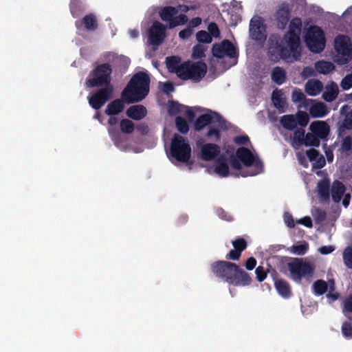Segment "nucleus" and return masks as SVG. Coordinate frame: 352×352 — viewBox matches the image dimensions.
<instances>
[{
	"label": "nucleus",
	"instance_id": "30",
	"mask_svg": "<svg viewBox=\"0 0 352 352\" xmlns=\"http://www.w3.org/2000/svg\"><path fill=\"white\" fill-rule=\"evenodd\" d=\"M272 100L274 105L282 112L286 107V99L281 90H275L272 93Z\"/></svg>",
	"mask_w": 352,
	"mask_h": 352
},
{
	"label": "nucleus",
	"instance_id": "27",
	"mask_svg": "<svg viewBox=\"0 0 352 352\" xmlns=\"http://www.w3.org/2000/svg\"><path fill=\"white\" fill-rule=\"evenodd\" d=\"M250 281L251 278L249 275L237 267L236 274H234V278L231 280L230 283L236 286H245L249 285Z\"/></svg>",
	"mask_w": 352,
	"mask_h": 352
},
{
	"label": "nucleus",
	"instance_id": "5",
	"mask_svg": "<svg viewBox=\"0 0 352 352\" xmlns=\"http://www.w3.org/2000/svg\"><path fill=\"white\" fill-rule=\"evenodd\" d=\"M334 50L336 54L334 60L340 65L346 63L351 58L352 43L351 39L345 35H338L334 40Z\"/></svg>",
	"mask_w": 352,
	"mask_h": 352
},
{
	"label": "nucleus",
	"instance_id": "37",
	"mask_svg": "<svg viewBox=\"0 0 352 352\" xmlns=\"http://www.w3.org/2000/svg\"><path fill=\"white\" fill-rule=\"evenodd\" d=\"M120 128L123 133L131 134L135 129V124L129 119H122L120 122Z\"/></svg>",
	"mask_w": 352,
	"mask_h": 352
},
{
	"label": "nucleus",
	"instance_id": "47",
	"mask_svg": "<svg viewBox=\"0 0 352 352\" xmlns=\"http://www.w3.org/2000/svg\"><path fill=\"white\" fill-rule=\"evenodd\" d=\"M314 292L318 295H322L327 290V283L322 280H318L313 285Z\"/></svg>",
	"mask_w": 352,
	"mask_h": 352
},
{
	"label": "nucleus",
	"instance_id": "28",
	"mask_svg": "<svg viewBox=\"0 0 352 352\" xmlns=\"http://www.w3.org/2000/svg\"><path fill=\"white\" fill-rule=\"evenodd\" d=\"M309 160L313 162V167L316 168H321L325 164L324 157L320 155L316 150L310 149L307 151Z\"/></svg>",
	"mask_w": 352,
	"mask_h": 352
},
{
	"label": "nucleus",
	"instance_id": "7",
	"mask_svg": "<svg viewBox=\"0 0 352 352\" xmlns=\"http://www.w3.org/2000/svg\"><path fill=\"white\" fill-rule=\"evenodd\" d=\"M170 153L177 161L186 162L190 157L191 148L184 137L176 134L171 142Z\"/></svg>",
	"mask_w": 352,
	"mask_h": 352
},
{
	"label": "nucleus",
	"instance_id": "3",
	"mask_svg": "<svg viewBox=\"0 0 352 352\" xmlns=\"http://www.w3.org/2000/svg\"><path fill=\"white\" fill-rule=\"evenodd\" d=\"M112 68L109 63H102L97 65L89 74L86 80L88 87H98L112 85L111 75Z\"/></svg>",
	"mask_w": 352,
	"mask_h": 352
},
{
	"label": "nucleus",
	"instance_id": "58",
	"mask_svg": "<svg viewBox=\"0 0 352 352\" xmlns=\"http://www.w3.org/2000/svg\"><path fill=\"white\" fill-rule=\"evenodd\" d=\"M256 278L259 282L263 281L266 278V272L263 267L259 266L256 269Z\"/></svg>",
	"mask_w": 352,
	"mask_h": 352
},
{
	"label": "nucleus",
	"instance_id": "41",
	"mask_svg": "<svg viewBox=\"0 0 352 352\" xmlns=\"http://www.w3.org/2000/svg\"><path fill=\"white\" fill-rule=\"evenodd\" d=\"M308 248V243L303 242L300 244L292 245L290 248L289 251L296 255H304L307 252Z\"/></svg>",
	"mask_w": 352,
	"mask_h": 352
},
{
	"label": "nucleus",
	"instance_id": "17",
	"mask_svg": "<svg viewBox=\"0 0 352 352\" xmlns=\"http://www.w3.org/2000/svg\"><path fill=\"white\" fill-rule=\"evenodd\" d=\"M168 109L169 113L173 115L177 114V113H184L189 121H192L197 114V109L184 107L176 102L170 103Z\"/></svg>",
	"mask_w": 352,
	"mask_h": 352
},
{
	"label": "nucleus",
	"instance_id": "14",
	"mask_svg": "<svg viewBox=\"0 0 352 352\" xmlns=\"http://www.w3.org/2000/svg\"><path fill=\"white\" fill-rule=\"evenodd\" d=\"M177 13V10L171 6H168L162 8L160 11V16L163 21H169L170 27L173 28L176 25L184 24L187 21V18L185 15H180L173 20V16Z\"/></svg>",
	"mask_w": 352,
	"mask_h": 352
},
{
	"label": "nucleus",
	"instance_id": "1",
	"mask_svg": "<svg viewBox=\"0 0 352 352\" xmlns=\"http://www.w3.org/2000/svg\"><path fill=\"white\" fill-rule=\"evenodd\" d=\"M149 84L150 78L146 73L137 72L122 91L121 98L127 104L139 102L148 94Z\"/></svg>",
	"mask_w": 352,
	"mask_h": 352
},
{
	"label": "nucleus",
	"instance_id": "60",
	"mask_svg": "<svg viewBox=\"0 0 352 352\" xmlns=\"http://www.w3.org/2000/svg\"><path fill=\"white\" fill-rule=\"evenodd\" d=\"M346 312L352 313V295L346 298L344 303L343 313L346 314Z\"/></svg>",
	"mask_w": 352,
	"mask_h": 352
},
{
	"label": "nucleus",
	"instance_id": "10",
	"mask_svg": "<svg viewBox=\"0 0 352 352\" xmlns=\"http://www.w3.org/2000/svg\"><path fill=\"white\" fill-rule=\"evenodd\" d=\"M236 156L243 162L245 166L253 169L247 175H243V176L255 175L262 171L263 165L261 162L248 148H239L236 151Z\"/></svg>",
	"mask_w": 352,
	"mask_h": 352
},
{
	"label": "nucleus",
	"instance_id": "40",
	"mask_svg": "<svg viewBox=\"0 0 352 352\" xmlns=\"http://www.w3.org/2000/svg\"><path fill=\"white\" fill-rule=\"evenodd\" d=\"M304 145L306 146H318L320 144L319 138L313 133L305 135Z\"/></svg>",
	"mask_w": 352,
	"mask_h": 352
},
{
	"label": "nucleus",
	"instance_id": "32",
	"mask_svg": "<svg viewBox=\"0 0 352 352\" xmlns=\"http://www.w3.org/2000/svg\"><path fill=\"white\" fill-rule=\"evenodd\" d=\"M334 65L328 61L320 60L315 63V69L317 72L323 75H327L335 70Z\"/></svg>",
	"mask_w": 352,
	"mask_h": 352
},
{
	"label": "nucleus",
	"instance_id": "61",
	"mask_svg": "<svg viewBox=\"0 0 352 352\" xmlns=\"http://www.w3.org/2000/svg\"><path fill=\"white\" fill-rule=\"evenodd\" d=\"M335 250L333 245H324L318 249V251L324 255L329 254Z\"/></svg>",
	"mask_w": 352,
	"mask_h": 352
},
{
	"label": "nucleus",
	"instance_id": "20",
	"mask_svg": "<svg viewBox=\"0 0 352 352\" xmlns=\"http://www.w3.org/2000/svg\"><path fill=\"white\" fill-rule=\"evenodd\" d=\"M339 94L338 85L333 81H329L324 87V91L322 94V98L327 102L333 101Z\"/></svg>",
	"mask_w": 352,
	"mask_h": 352
},
{
	"label": "nucleus",
	"instance_id": "2",
	"mask_svg": "<svg viewBox=\"0 0 352 352\" xmlns=\"http://www.w3.org/2000/svg\"><path fill=\"white\" fill-rule=\"evenodd\" d=\"M277 50L280 57L287 63L299 60L302 52L300 36L287 32L278 43Z\"/></svg>",
	"mask_w": 352,
	"mask_h": 352
},
{
	"label": "nucleus",
	"instance_id": "29",
	"mask_svg": "<svg viewBox=\"0 0 352 352\" xmlns=\"http://www.w3.org/2000/svg\"><path fill=\"white\" fill-rule=\"evenodd\" d=\"M309 113L313 118H321L327 112V106L322 102H314L309 108Z\"/></svg>",
	"mask_w": 352,
	"mask_h": 352
},
{
	"label": "nucleus",
	"instance_id": "45",
	"mask_svg": "<svg viewBox=\"0 0 352 352\" xmlns=\"http://www.w3.org/2000/svg\"><path fill=\"white\" fill-rule=\"evenodd\" d=\"M207 47L203 44H197L192 48V56L195 58H201L205 56Z\"/></svg>",
	"mask_w": 352,
	"mask_h": 352
},
{
	"label": "nucleus",
	"instance_id": "64",
	"mask_svg": "<svg viewBox=\"0 0 352 352\" xmlns=\"http://www.w3.org/2000/svg\"><path fill=\"white\" fill-rule=\"evenodd\" d=\"M314 70L309 67H305L301 72V76L303 78H307L309 77L314 76Z\"/></svg>",
	"mask_w": 352,
	"mask_h": 352
},
{
	"label": "nucleus",
	"instance_id": "34",
	"mask_svg": "<svg viewBox=\"0 0 352 352\" xmlns=\"http://www.w3.org/2000/svg\"><path fill=\"white\" fill-rule=\"evenodd\" d=\"M280 123L284 128L292 130L297 126V119L294 115H286L281 118Z\"/></svg>",
	"mask_w": 352,
	"mask_h": 352
},
{
	"label": "nucleus",
	"instance_id": "24",
	"mask_svg": "<svg viewBox=\"0 0 352 352\" xmlns=\"http://www.w3.org/2000/svg\"><path fill=\"white\" fill-rule=\"evenodd\" d=\"M345 186L340 181H334L331 186V196L333 201L339 202L346 192Z\"/></svg>",
	"mask_w": 352,
	"mask_h": 352
},
{
	"label": "nucleus",
	"instance_id": "8",
	"mask_svg": "<svg viewBox=\"0 0 352 352\" xmlns=\"http://www.w3.org/2000/svg\"><path fill=\"white\" fill-rule=\"evenodd\" d=\"M307 47L313 52L318 53L324 50L325 38L323 31L318 26L309 28L305 36Z\"/></svg>",
	"mask_w": 352,
	"mask_h": 352
},
{
	"label": "nucleus",
	"instance_id": "25",
	"mask_svg": "<svg viewBox=\"0 0 352 352\" xmlns=\"http://www.w3.org/2000/svg\"><path fill=\"white\" fill-rule=\"evenodd\" d=\"M125 101L122 99H116L108 104L105 113L108 116H116L121 113L124 109Z\"/></svg>",
	"mask_w": 352,
	"mask_h": 352
},
{
	"label": "nucleus",
	"instance_id": "23",
	"mask_svg": "<svg viewBox=\"0 0 352 352\" xmlns=\"http://www.w3.org/2000/svg\"><path fill=\"white\" fill-rule=\"evenodd\" d=\"M323 89V84L317 79L309 80L305 85V92L311 96H316L320 94Z\"/></svg>",
	"mask_w": 352,
	"mask_h": 352
},
{
	"label": "nucleus",
	"instance_id": "59",
	"mask_svg": "<svg viewBox=\"0 0 352 352\" xmlns=\"http://www.w3.org/2000/svg\"><path fill=\"white\" fill-rule=\"evenodd\" d=\"M297 223L302 224L307 228H311L313 226L312 220L309 217H304L296 221Z\"/></svg>",
	"mask_w": 352,
	"mask_h": 352
},
{
	"label": "nucleus",
	"instance_id": "13",
	"mask_svg": "<svg viewBox=\"0 0 352 352\" xmlns=\"http://www.w3.org/2000/svg\"><path fill=\"white\" fill-rule=\"evenodd\" d=\"M250 34L252 38L261 43L265 40V28L260 16H255L250 21Z\"/></svg>",
	"mask_w": 352,
	"mask_h": 352
},
{
	"label": "nucleus",
	"instance_id": "42",
	"mask_svg": "<svg viewBox=\"0 0 352 352\" xmlns=\"http://www.w3.org/2000/svg\"><path fill=\"white\" fill-rule=\"evenodd\" d=\"M215 172L221 177H226L228 175V166L223 160H219L215 166Z\"/></svg>",
	"mask_w": 352,
	"mask_h": 352
},
{
	"label": "nucleus",
	"instance_id": "50",
	"mask_svg": "<svg viewBox=\"0 0 352 352\" xmlns=\"http://www.w3.org/2000/svg\"><path fill=\"white\" fill-rule=\"evenodd\" d=\"M197 40L204 43H210L212 41L211 36L206 31H199L196 34Z\"/></svg>",
	"mask_w": 352,
	"mask_h": 352
},
{
	"label": "nucleus",
	"instance_id": "63",
	"mask_svg": "<svg viewBox=\"0 0 352 352\" xmlns=\"http://www.w3.org/2000/svg\"><path fill=\"white\" fill-rule=\"evenodd\" d=\"M109 133L115 144H116L120 138L119 131L115 129H109Z\"/></svg>",
	"mask_w": 352,
	"mask_h": 352
},
{
	"label": "nucleus",
	"instance_id": "9",
	"mask_svg": "<svg viewBox=\"0 0 352 352\" xmlns=\"http://www.w3.org/2000/svg\"><path fill=\"white\" fill-rule=\"evenodd\" d=\"M142 34L147 38L148 51L146 55L152 58L154 55V8H150L142 22Z\"/></svg>",
	"mask_w": 352,
	"mask_h": 352
},
{
	"label": "nucleus",
	"instance_id": "46",
	"mask_svg": "<svg viewBox=\"0 0 352 352\" xmlns=\"http://www.w3.org/2000/svg\"><path fill=\"white\" fill-rule=\"evenodd\" d=\"M343 260L345 265L350 269H352V248H346L342 253Z\"/></svg>",
	"mask_w": 352,
	"mask_h": 352
},
{
	"label": "nucleus",
	"instance_id": "44",
	"mask_svg": "<svg viewBox=\"0 0 352 352\" xmlns=\"http://www.w3.org/2000/svg\"><path fill=\"white\" fill-rule=\"evenodd\" d=\"M302 22L298 18L293 19L289 23V30L288 32H292L294 34H297L300 36L301 30Z\"/></svg>",
	"mask_w": 352,
	"mask_h": 352
},
{
	"label": "nucleus",
	"instance_id": "22",
	"mask_svg": "<svg viewBox=\"0 0 352 352\" xmlns=\"http://www.w3.org/2000/svg\"><path fill=\"white\" fill-rule=\"evenodd\" d=\"M218 119V116L216 113H206L198 117L195 123V129L197 131L202 129L209 123H213Z\"/></svg>",
	"mask_w": 352,
	"mask_h": 352
},
{
	"label": "nucleus",
	"instance_id": "21",
	"mask_svg": "<svg viewBox=\"0 0 352 352\" xmlns=\"http://www.w3.org/2000/svg\"><path fill=\"white\" fill-rule=\"evenodd\" d=\"M147 113L146 109L142 104L131 106L126 111V116L135 120H140L144 118Z\"/></svg>",
	"mask_w": 352,
	"mask_h": 352
},
{
	"label": "nucleus",
	"instance_id": "53",
	"mask_svg": "<svg viewBox=\"0 0 352 352\" xmlns=\"http://www.w3.org/2000/svg\"><path fill=\"white\" fill-rule=\"evenodd\" d=\"M342 333L346 338H352V324L344 322L342 326Z\"/></svg>",
	"mask_w": 352,
	"mask_h": 352
},
{
	"label": "nucleus",
	"instance_id": "57",
	"mask_svg": "<svg viewBox=\"0 0 352 352\" xmlns=\"http://www.w3.org/2000/svg\"><path fill=\"white\" fill-rule=\"evenodd\" d=\"M342 149L344 151H352V137L349 136L344 138L342 144Z\"/></svg>",
	"mask_w": 352,
	"mask_h": 352
},
{
	"label": "nucleus",
	"instance_id": "48",
	"mask_svg": "<svg viewBox=\"0 0 352 352\" xmlns=\"http://www.w3.org/2000/svg\"><path fill=\"white\" fill-rule=\"evenodd\" d=\"M175 122L177 129L180 133H186L188 131V125L181 116L176 118Z\"/></svg>",
	"mask_w": 352,
	"mask_h": 352
},
{
	"label": "nucleus",
	"instance_id": "11",
	"mask_svg": "<svg viewBox=\"0 0 352 352\" xmlns=\"http://www.w3.org/2000/svg\"><path fill=\"white\" fill-rule=\"evenodd\" d=\"M113 87L108 85L98 89L93 95L88 97L89 105L96 110L100 109L113 96Z\"/></svg>",
	"mask_w": 352,
	"mask_h": 352
},
{
	"label": "nucleus",
	"instance_id": "6",
	"mask_svg": "<svg viewBox=\"0 0 352 352\" xmlns=\"http://www.w3.org/2000/svg\"><path fill=\"white\" fill-rule=\"evenodd\" d=\"M288 270L292 278L300 282L302 277L311 276L314 272V265L302 258H294L288 263Z\"/></svg>",
	"mask_w": 352,
	"mask_h": 352
},
{
	"label": "nucleus",
	"instance_id": "33",
	"mask_svg": "<svg viewBox=\"0 0 352 352\" xmlns=\"http://www.w3.org/2000/svg\"><path fill=\"white\" fill-rule=\"evenodd\" d=\"M352 129V110L349 112L344 120L340 123L339 124V135H344L345 134L346 130H351Z\"/></svg>",
	"mask_w": 352,
	"mask_h": 352
},
{
	"label": "nucleus",
	"instance_id": "16",
	"mask_svg": "<svg viewBox=\"0 0 352 352\" xmlns=\"http://www.w3.org/2000/svg\"><path fill=\"white\" fill-rule=\"evenodd\" d=\"M290 8L288 4L281 3L277 8L274 14L276 25L279 28L283 29L289 19Z\"/></svg>",
	"mask_w": 352,
	"mask_h": 352
},
{
	"label": "nucleus",
	"instance_id": "55",
	"mask_svg": "<svg viewBox=\"0 0 352 352\" xmlns=\"http://www.w3.org/2000/svg\"><path fill=\"white\" fill-rule=\"evenodd\" d=\"M234 248L241 252L246 248V242L243 239H238L232 241Z\"/></svg>",
	"mask_w": 352,
	"mask_h": 352
},
{
	"label": "nucleus",
	"instance_id": "54",
	"mask_svg": "<svg viewBox=\"0 0 352 352\" xmlns=\"http://www.w3.org/2000/svg\"><path fill=\"white\" fill-rule=\"evenodd\" d=\"M305 98L303 92L298 89H294L292 94V100L294 102L302 101Z\"/></svg>",
	"mask_w": 352,
	"mask_h": 352
},
{
	"label": "nucleus",
	"instance_id": "51",
	"mask_svg": "<svg viewBox=\"0 0 352 352\" xmlns=\"http://www.w3.org/2000/svg\"><path fill=\"white\" fill-rule=\"evenodd\" d=\"M340 87L346 91L352 88V73L345 76L340 82Z\"/></svg>",
	"mask_w": 352,
	"mask_h": 352
},
{
	"label": "nucleus",
	"instance_id": "35",
	"mask_svg": "<svg viewBox=\"0 0 352 352\" xmlns=\"http://www.w3.org/2000/svg\"><path fill=\"white\" fill-rule=\"evenodd\" d=\"M305 142V131L302 130L296 131L292 140V146L297 149L299 146L304 145Z\"/></svg>",
	"mask_w": 352,
	"mask_h": 352
},
{
	"label": "nucleus",
	"instance_id": "31",
	"mask_svg": "<svg viewBox=\"0 0 352 352\" xmlns=\"http://www.w3.org/2000/svg\"><path fill=\"white\" fill-rule=\"evenodd\" d=\"M331 191L329 181L327 179H323L318 184V194L320 197L327 201L329 199Z\"/></svg>",
	"mask_w": 352,
	"mask_h": 352
},
{
	"label": "nucleus",
	"instance_id": "36",
	"mask_svg": "<svg viewBox=\"0 0 352 352\" xmlns=\"http://www.w3.org/2000/svg\"><path fill=\"white\" fill-rule=\"evenodd\" d=\"M272 78L274 82L278 85H280L283 83L285 80L286 73L283 69L280 67H276L272 71Z\"/></svg>",
	"mask_w": 352,
	"mask_h": 352
},
{
	"label": "nucleus",
	"instance_id": "38",
	"mask_svg": "<svg viewBox=\"0 0 352 352\" xmlns=\"http://www.w3.org/2000/svg\"><path fill=\"white\" fill-rule=\"evenodd\" d=\"M275 286L276 290L281 296L287 297L290 294V289L286 282L282 280H278L275 282Z\"/></svg>",
	"mask_w": 352,
	"mask_h": 352
},
{
	"label": "nucleus",
	"instance_id": "62",
	"mask_svg": "<svg viewBox=\"0 0 352 352\" xmlns=\"http://www.w3.org/2000/svg\"><path fill=\"white\" fill-rule=\"evenodd\" d=\"M192 32L193 30L192 29V28L188 27L187 28L179 32V36L182 39H186L190 37L192 35Z\"/></svg>",
	"mask_w": 352,
	"mask_h": 352
},
{
	"label": "nucleus",
	"instance_id": "19",
	"mask_svg": "<svg viewBox=\"0 0 352 352\" xmlns=\"http://www.w3.org/2000/svg\"><path fill=\"white\" fill-rule=\"evenodd\" d=\"M82 25L84 29L87 31H95L98 27L96 17L94 14H86L81 21L76 22V26L78 29H80Z\"/></svg>",
	"mask_w": 352,
	"mask_h": 352
},
{
	"label": "nucleus",
	"instance_id": "26",
	"mask_svg": "<svg viewBox=\"0 0 352 352\" xmlns=\"http://www.w3.org/2000/svg\"><path fill=\"white\" fill-rule=\"evenodd\" d=\"M219 147L215 144H204L201 148V157L205 160H212L219 153Z\"/></svg>",
	"mask_w": 352,
	"mask_h": 352
},
{
	"label": "nucleus",
	"instance_id": "52",
	"mask_svg": "<svg viewBox=\"0 0 352 352\" xmlns=\"http://www.w3.org/2000/svg\"><path fill=\"white\" fill-rule=\"evenodd\" d=\"M208 30L211 37L219 38L220 36V32L218 26L216 23H210L208 26Z\"/></svg>",
	"mask_w": 352,
	"mask_h": 352
},
{
	"label": "nucleus",
	"instance_id": "4",
	"mask_svg": "<svg viewBox=\"0 0 352 352\" xmlns=\"http://www.w3.org/2000/svg\"><path fill=\"white\" fill-rule=\"evenodd\" d=\"M207 66L203 62L187 61L180 65L177 75L182 79L200 80L206 74Z\"/></svg>",
	"mask_w": 352,
	"mask_h": 352
},
{
	"label": "nucleus",
	"instance_id": "15",
	"mask_svg": "<svg viewBox=\"0 0 352 352\" xmlns=\"http://www.w3.org/2000/svg\"><path fill=\"white\" fill-rule=\"evenodd\" d=\"M212 52L213 56L217 58H223L226 56L233 58L236 56L234 47L228 40H225L221 43L213 45Z\"/></svg>",
	"mask_w": 352,
	"mask_h": 352
},
{
	"label": "nucleus",
	"instance_id": "56",
	"mask_svg": "<svg viewBox=\"0 0 352 352\" xmlns=\"http://www.w3.org/2000/svg\"><path fill=\"white\" fill-rule=\"evenodd\" d=\"M158 87L160 89L166 94L173 91L174 89L173 85L170 82H160Z\"/></svg>",
	"mask_w": 352,
	"mask_h": 352
},
{
	"label": "nucleus",
	"instance_id": "49",
	"mask_svg": "<svg viewBox=\"0 0 352 352\" xmlns=\"http://www.w3.org/2000/svg\"><path fill=\"white\" fill-rule=\"evenodd\" d=\"M297 119V125L305 126L309 120V116L306 112L299 111L295 116Z\"/></svg>",
	"mask_w": 352,
	"mask_h": 352
},
{
	"label": "nucleus",
	"instance_id": "39",
	"mask_svg": "<svg viewBox=\"0 0 352 352\" xmlns=\"http://www.w3.org/2000/svg\"><path fill=\"white\" fill-rule=\"evenodd\" d=\"M155 45H160L164 41L165 34V27L159 23H155Z\"/></svg>",
	"mask_w": 352,
	"mask_h": 352
},
{
	"label": "nucleus",
	"instance_id": "43",
	"mask_svg": "<svg viewBox=\"0 0 352 352\" xmlns=\"http://www.w3.org/2000/svg\"><path fill=\"white\" fill-rule=\"evenodd\" d=\"M179 60L177 57H168L166 58V63L168 69L171 72H175L177 74V69L179 68Z\"/></svg>",
	"mask_w": 352,
	"mask_h": 352
},
{
	"label": "nucleus",
	"instance_id": "18",
	"mask_svg": "<svg viewBox=\"0 0 352 352\" xmlns=\"http://www.w3.org/2000/svg\"><path fill=\"white\" fill-rule=\"evenodd\" d=\"M309 129L313 132L319 139L325 138L329 133V126L324 121H314L310 126Z\"/></svg>",
	"mask_w": 352,
	"mask_h": 352
},
{
	"label": "nucleus",
	"instance_id": "12",
	"mask_svg": "<svg viewBox=\"0 0 352 352\" xmlns=\"http://www.w3.org/2000/svg\"><path fill=\"white\" fill-rule=\"evenodd\" d=\"M237 267L235 264L227 261H218L212 265L213 272L230 283L236 274Z\"/></svg>",
	"mask_w": 352,
	"mask_h": 352
}]
</instances>
